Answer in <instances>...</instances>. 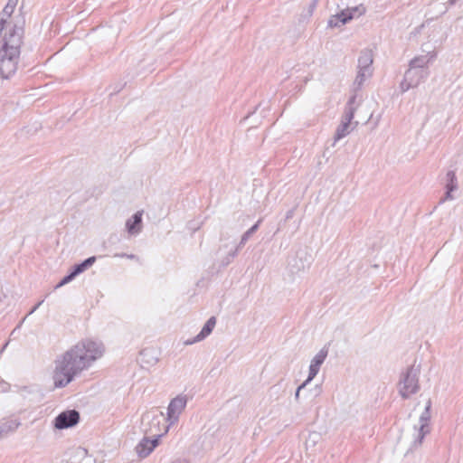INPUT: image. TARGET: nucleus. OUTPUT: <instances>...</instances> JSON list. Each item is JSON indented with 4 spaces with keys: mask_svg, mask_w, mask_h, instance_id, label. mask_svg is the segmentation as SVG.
Segmentation results:
<instances>
[{
    "mask_svg": "<svg viewBox=\"0 0 463 463\" xmlns=\"http://www.w3.org/2000/svg\"><path fill=\"white\" fill-rule=\"evenodd\" d=\"M105 352L101 342L86 339L79 342L55 361L53 382L56 388H63L74 377L88 369Z\"/></svg>",
    "mask_w": 463,
    "mask_h": 463,
    "instance_id": "obj_1",
    "label": "nucleus"
},
{
    "mask_svg": "<svg viewBox=\"0 0 463 463\" xmlns=\"http://www.w3.org/2000/svg\"><path fill=\"white\" fill-rule=\"evenodd\" d=\"M23 38V25L14 24L5 33L0 47V77L2 79L8 80L17 71Z\"/></svg>",
    "mask_w": 463,
    "mask_h": 463,
    "instance_id": "obj_2",
    "label": "nucleus"
},
{
    "mask_svg": "<svg viewBox=\"0 0 463 463\" xmlns=\"http://www.w3.org/2000/svg\"><path fill=\"white\" fill-rule=\"evenodd\" d=\"M420 373V365L415 364L410 365L405 371H402L397 384L398 392L402 399H409L411 395L420 391L419 376Z\"/></svg>",
    "mask_w": 463,
    "mask_h": 463,
    "instance_id": "obj_3",
    "label": "nucleus"
},
{
    "mask_svg": "<svg viewBox=\"0 0 463 463\" xmlns=\"http://www.w3.org/2000/svg\"><path fill=\"white\" fill-rule=\"evenodd\" d=\"M356 99V95L354 94L350 97L343 115L342 122L337 127L335 134V143L350 133V124L352 119L354 117V112L356 110V107L354 106Z\"/></svg>",
    "mask_w": 463,
    "mask_h": 463,
    "instance_id": "obj_4",
    "label": "nucleus"
},
{
    "mask_svg": "<svg viewBox=\"0 0 463 463\" xmlns=\"http://www.w3.org/2000/svg\"><path fill=\"white\" fill-rule=\"evenodd\" d=\"M364 13L365 7L362 5L344 9L340 13L331 15L328 19L327 25L330 28L339 27L340 25L346 24L355 16H360Z\"/></svg>",
    "mask_w": 463,
    "mask_h": 463,
    "instance_id": "obj_5",
    "label": "nucleus"
},
{
    "mask_svg": "<svg viewBox=\"0 0 463 463\" xmlns=\"http://www.w3.org/2000/svg\"><path fill=\"white\" fill-rule=\"evenodd\" d=\"M430 408L431 401L429 400L426 403L424 411L420 416V426H415L414 430L416 437L412 442L411 449H416L422 444V441L427 434L430 432L429 421L430 420Z\"/></svg>",
    "mask_w": 463,
    "mask_h": 463,
    "instance_id": "obj_6",
    "label": "nucleus"
},
{
    "mask_svg": "<svg viewBox=\"0 0 463 463\" xmlns=\"http://www.w3.org/2000/svg\"><path fill=\"white\" fill-rule=\"evenodd\" d=\"M187 403V397L185 395H177L172 399L167 407V420L170 424L176 422L179 415L184 410Z\"/></svg>",
    "mask_w": 463,
    "mask_h": 463,
    "instance_id": "obj_7",
    "label": "nucleus"
},
{
    "mask_svg": "<svg viewBox=\"0 0 463 463\" xmlns=\"http://www.w3.org/2000/svg\"><path fill=\"white\" fill-rule=\"evenodd\" d=\"M80 420V413L76 410L61 412L54 420V427L64 430L75 426Z\"/></svg>",
    "mask_w": 463,
    "mask_h": 463,
    "instance_id": "obj_8",
    "label": "nucleus"
},
{
    "mask_svg": "<svg viewBox=\"0 0 463 463\" xmlns=\"http://www.w3.org/2000/svg\"><path fill=\"white\" fill-rule=\"evenodd\" d=\"M261 222V220H259L253 226H251L248 231H246L241 238L238 245L235 247V250L231 251L228 256L222 260L223 265H228L232 260H233L236 255L238 254V251L244 247V245L247 243L249 239L257 232L259 229V225Z\"/></svg>",
    "mask_w": 463,
    "mask_h": 463,
    "instance_id": "obj_9",
    "label": "nucleus"
},
{
    "mask_svg": "<svg viewBox=\"0 0 463 463\" xmlns=\"http://www.w3.org/2000/svg\"><path fill=\"white\" fill-rule=\"evenodd\" d=\"M155 436L160 437L159 434H156ZM158 445V438H155L150 439L148 438H144L137 446L136 452L140 458L147 457L154 449Z\"/></svg>",
    "mask_w": 463,
    "mask_h": 463,
    "instance_id": "obj_10",
    "label": "nucleus"
},
{
    "mask_svg": "<svg viewBox=\"0 0 463 463\" xmlns=\"http://www.w3.org/2000/svg\"><path fill=\"white\" fill-rule=\"evenodd\" d=\"M216 324V318L214 317H210L207 322L204 324L201 332L193 339L186 340L184 345H193L194 343L200 342L207 337L213 330Z\"/></svg>",
    "mask_w": 463,
    "mask_h": 463,
    "instance_id": "obj_11",
    "label": "nucleus"
},
{
    "mask_svg": "<svg viewBox=\"0 0 463 463\" xmlns=\"http://www.w3.org/2000/svg\"><path fill=\"white\" fill-rule=\"evenodd\" d=\"M126 228L130 235H137L142 231V212H137L126 222Z\"/></svg>",
    "mask_w": 463,
    "mask_h": 463,
    "instance_id": "obj_12",
    "label": "nucleus"
},
{
    "mask_svg": "<svg viewBox=\"0 0 463 463\" xmlns=\"http://www.w3.org/2000/svg\"><path fill=\"white\" fill-rule=\"evenodd\" d=\"M435 56V52H428L425 55L417 56L410 61V68L414 70H428V64Z\"/></svg>",
    "mask_w": 463,
    "mask_h": 463,
    "instance_id": "obj_13",
    "label": "nucleus"
},
{
    "mask_svg": "<svg viewBox=\"0 0 463 463\" xmlns=\"http://www.w3.org/2000/svg\"><path fill=\"white\" fill-rule=\"evenodd\" d=\"M68 463H96L95 458L85 449L78 448L71 456Z\"/></svg>",
    "mask_w": 463,
    "mask_h": 463,
    "instance_id": "obj_14",
    "label": "nucleus"
},
{
    "mask_svg": "<svg viewBox=\"0 0 463 463\" xmlns=\"http://www.w3.org/2000/svg\"><path fill=\"white\" fill-rule=\"evenodd\" d=\"M373 61V54L372 50L364 49L361 51L358 58L357 69L373 71L372 64Z\"/></svg>",
    "mask_w": 463,
    "mask_h": 463,
    "instance_id": "obj_15",
    "label": "nucleus"
},
{
    "mask_svg": "<svg viewBox=\"0 0 463 463\" xmlns=\"http://www.w3.org/2000/svg\"><path fill=\"white\" fill-rule=\"evenodd\" d=\"M406 79L411 82L415 81V87H417L422 80L429 76L428 70H418L409 68L405 72Z\"/></svg>",
    "mask_w": 463,
    "mask_h": 463,
    "instance_id": "obj_16",
    "label": "nucleus"
},
{
    "mask_svg": "<svg viewBox=\"0 0 463 463\" xmlns=\"http://www.w3.org/2000/svg\"><path fill=\"white\" fill-rule=\"evenodd\" d=\"M95 261H96V257L95 256L89 257L88 259H86L82 262H80L79 264H75L71 268V271L73 273V275L75 277H77L78 275H80L82 272H84L87 269L91 267L95 263Z\"/></svg>",
    "mask_w": 463,
    "mask_h": 463,
    "instance_id": "obj_17",
    "label": "nucleus"
},
{
    "mask_svg": "<svg viewBox=\"0 0 463 463\" xmlns=\"http://www.w3.org/2000/svg\"><path fill=\"white\" fill-rule=\"evenodd\" d=\"M373 74V71L358 69L357 75L354 81V91L361 89L364 82Z\"/></svg>",
    "mask_w": 463,
    "mask_h": 463,
    "instance_id": "obj_18",
    "label": "nucleus"
},
{
    "mask_svg": "<svg viewBox=\"0 0 463 463\" xmlns=\"http://www.w3.org/2000/svg\"><path fill=\"white\" fill-rule=\"evenodd\" d=\"M18 426H19V423L13 421V420H9V421H5V422L2 423L0 425V439H3L5 437H7L10 433L14 432L16 430V429L18 428Z\"/></svg>",
    "mask_w": 463,
    "mask_h": 463,
    "instance_id": "obj_19",
    "label": "nucleus"
},
{
    "mask_svg": "<svg viewBox=\"0 0 463 463\" xmlns=\"http://www.w3.org/2000/svg\"><path fill=\"white\" fill-rule=\"evenodd\" d=\"M327 354H328V348L326 346H324L313 357V359L311 360V364L320 367L323 364V363L325 362Z\"/></svg>",
    "mask_w": 463,
    "mask_h": 463,
    "instance_id": "obj_20",
    "label": "nucleus"
},
{
    "mask_svg": "<svg viewBox=\"0 0 463 463\" xmlns=\"http://www.w3.org/2000/svg\"><path fill=\"white\" fill-rule=\"evenodd\" d=\"M446 190L455 191L458 189V181L454 171H449L446 175Z\"/></svg>",
    "mask_w": 463,
    "mask_h": 463,
    "instance_id": "obj_21",
    "label": "nucleus"
},
{
    "mask_svg": "<svg viewBox=\"0 0 463 463\" xmlns=\"http://www.w3.org/2000/svg\"><path fill=\"white\" fill-rule=\"evenodd\" d=\"M164 417L163 413L160 412L158 414L150 415L149 413H146L143 416L142 423L145 425V421L148 420L151 424L154 426H158L161 419Z\"/></svg>",
    "mask_w": 463,
    "mask_h": 463,
    "instance_id": "obj_22",
    "label": "nucleus"
},
{
    "mask_svg": "<svg viewBox=\"0 0 463 463\" xmlns=\"http://www.w3.org/2000/svg\"><path fill=\"white\" fill-rule=\"evenodd\" d=\"M320 439H321V437H320L319 433H317V432L310 433L305 442L307 449L314 448L316 446V444L320 440Z\"/></svg>",
    "mask_w": 463,
    "mask_h": 463,
    "instance_id": "obj_23",
    "label": "nucleus"
},
{
    "mask_svg": "<svg viewBox=\"0 0 463 463\" xmlns=\"http://www.w3.org/2000/svg\"><path fill=\"white\" fill-rule=\"evenodd\" d=\"M152 351L148 349H144L140 352L139 356L142 363L146 364H155L156 362V358L151 355Z\"/></svg>",
    "mask_w": 463,
    "mask_h": 463,
    "instance_id": "obj_24",
    "label": "nucleus"
},
{
    "mask_svg": "<svg viewBox=\"0 0 463 463\" xmlns=\"http://www.w3.org/2000/svg\"><path fill=\"white\" fill-rule=\"evenodd\" d=\"M14 9L9 7L8 5H5V6L4 7L3 11L1 12L0 14V21H4V26H5V24L7 22V19L12 15V14L14 13Z\"/></svg>",
    "mask_w": 463,
    "mask_h": 463,
    "instance_id": "obj_25",
    "label": "nucleus"
},
{
    "mask_svg": "<svg viewBox=\"0 0 463 463\" xmlns=\"http://www.w3.org/2000/svg\"><path fill=\"white\" fill-rule=\"evenodd\" d=\"M319 370H320L319 366L314 365L310 363L309 370H308V376H307V380L305 381L306 383H309L317 376Z\"/></svg>",
    "mask_w": 463,
    "mask_h": 463,
    "instance_id": "obj_26",
    "label": "nucleus"
},
{
    "mask_svg": "<svg viewBox=\"0 0 463 463\" xmlns=\"http://www.w3.org/2000/svg\"><path fill=\"white\" fill-rule=\"evenodd\" d=\"M76 277L73 275V273L70 270V272L63 277V279L56 285L55 288H59L71 281H72Z\"/></svg>",
    "mask_w": 463,
    "mask_h": 463,
    "instance_id": "obj_27",
    "label": "nucleus"
},
{
    "mask_svg": "<svg viewBox=\"0 0 463 463\" xmlns=\"http://www.w3.org/2000/svg\"><path fill=\"white\" fill-rule=\"evenodd\" d=\"M415 83H416L415 81L411 82L410 80H408L406 79V76L404 75V79H403V80L401 82V86H400V87H401L402 91V92H405V91L409 90H410V89H411V88H415Z\"/></svg>",
    "mask_w": 463,
    "mask_h": 463,
    "instance_id": "obj_28",
    "label": "nucleus"
},
{
    "mask_svg": "<svg viewBox=\"0 0 463 463\" xmlns=\"http://www.w3.org/2000/svg\"><path fill=\"white\" fill-rule=\"evenodd\" d=\"M453 191H450V190H447L446 193H445V195L444 197H442L440 200H439V203H443L445 201L447 200H451L453 199L452 195H451V193Z\"/></svg>",
    "mask_w": 463,
    "mask_h": 463,
    "instance_id": "obj_29",
    "label": "nucleus"
},
{
    "mask_svg": "<svg viewBox=\"0 0 463 463\" xmlns=\"http://www.w3.org/2000/svg\"><path fill=\"white\" fill-rule=\"evenodd\" d=\"M116 257H120V258H127V259H129V260H136L137 259V257L134 254H127V253H120V254H116L115 255Z\"/></svg>",
    "mask_w": 463,
    "mask_h": 463,
    "instance_id": "obj_30",
    "label": "nucleus"
},
{
    "mask_svg": "<svg viewBox=\"0 0 463 463\" xmlns=\"http://www.w3.org/2000/svg\"><path fill=\"white\" fill-rule=\"evenodd\" d=\"M307 384H308V383H306V382H304L302 384H300V385L298 387V389H297V391H296V393H295V398H296V400H298V399L300 391H301L302 389H304Z\"/></svg>",
    "mask_w": 463,
    "mask_h": 463,
    "instance_id": "obj_31",
    "label": "nucleus"
},
{
    "mask_svg": "<svg viewBox=\"0 0 463 463\" xmlns=\"http://www.w3.org/2000/svg\"><path fill=\"white\" fill-rule=\"evenodd\" d=\"M294 213H295V208L288 210L286 213L285 220L288 221V220L291 219L294 216Z\"/></svg>",
    "mask_w": 463,
    "mask_h": 463,
    "instance_id": "obj_32",
    "label": "nucleus"
},
{
    "mask_svg": "<svg viewBox=\"0 0 463 463\" xmlns=\"http://www.w3.org/2000/svg\"><path fill=\"white\" fill-rule=\"evenodd\" d=\"M18 3V0H8L6 5H8L9 7L14 9L16 5Z\"/></svg>",
    "mask_w": 463,
    "mask_h": 463,
    "instance_id": "obj_33",
    "label": "nucleus"
},
{
    "mask_svg": "<svg viewBox=\"0 0 463 463\" xmlns=\"http://www.w3.org/2000/svg\"><path fill=\"white\" fill-rule=\"evenodd\" d=\"M318 0H312L311 4L309 5V13L312 14L314 9L316 8L317 5Z\"/></svg>",
    "mask_w": 463,
    "mask_h": 463,
    "instance_id": "obj_34",
    "label": "nucleus"
},
{
    "mask_svg": "<svg viewBox=\"0 0 463 463\" xmlns=\"http://www.w3.org/2000/svg\"><path fill=\"white\" fill-rule=\"evenodd\" d=\"M43 301H40L39 303H37L34 307L30 311L29 314H33L42 304H43Z\"/></svg>",
    "mask_w": 463,
    "mask_h": 463,
    "instance_id": "obj_35",
    "label": "nucleus"
},
{
    "mask_svg": "<svg viewBox=\"0 0 463 463\" xmlns=\"http://www.w3.org/2000/svg\"><path fill=\"white\" fill-rule=\"evenodd\" d=\"M305 267H306V264L301 261L300 265H297V269H298V270L304 269Z\"/></svg>",
    "mask_w": 463,
    "mask_h": 463,
    "instance_id": "obj_36",
    "label": "nucleus"
},
{
    "mask_svg": "<svg viewBox=\"0 0 463 463\" xmlns=\"http://www.w3.org/2000/svg\"><path fill=\"white\" fill-rule=\"evenodd\" d=\"M172 463H187V462L184 459H176V460L173 461Z\"/></svg>",
    "mask_w": 463,
    "mask_h": 463,
    "instance_id": "obj_37",
    "label": "nucleus"
},
{
    "mask_svg": "<svg viewBox=\"0 0 463 463\" xmlns=\"http://www.w3.org/2000/svg\"><path fill=\"white\" fill-rule=\"evenodd\" d=\"M458 1L457 0H449V5H454Z\"/></svg>",
    "mask_w": 463,
    "mask_h": 463,
    "instance_id": "obj_38",
    "label": "nucleus"
},
{
    "mask_svg": "<svg viewBox=\"0 0 463 463\" xmlns=\"http://www.w3.org/2000/svg\"><path fill=\"white\" fill-rule=\"evenodd\" d=\"M145 430H146V431H150V432H152V431H153L151 428H150L149 430L146 429Z\"/></svg>",
    "mask_w": 463,
    "mask_h": 463,
    "instance_id": "obj_39",
    "label": "nucleus"
}]
</instances>
